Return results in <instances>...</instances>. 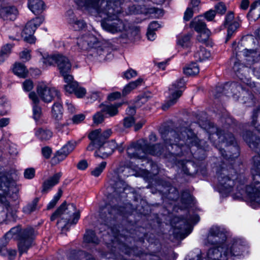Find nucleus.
<instances>
[{"label":"nucleus","instance_id":"obj_25","mask_svg":"<svg viewBox=\"0 0 260 260\" xmlns=\"http://www.w3.org/2000/svg\"><path fill=\"white\" fill-rule=\"evenodd\" d=\"M18 14L17 9L14 7L0 9V16L4 20H14Z\"/></svg>","mask_w":260,"mask_h":260},{"label":"nucleus","instance_id":"obj_43","mask_svg":"<svg viewBox=\"0 0 260 260\" xmlns=\"http://www.w3.org/2000/svg\"><path fill=\"white\" fill-rule=\"evenodd\" d=\"M188 259L186 260H203L201 251L200 249H196L190 252L188 255Z\"/></svg>","mask_w":260,"mask_h":260},{"label":"nucleus","instance_id":"obj_48","mask_svg":"<svg viewBox=\"0 0 260 260\" xmlns=\"http://www.w3.org/2000/svg\"><path fill=\"white\" fill-rule=\"evenodd\" d=\"M8 242V240L4 238L0 240V255L2 256L7 255V252L9 248H7L6 246Z\"/></svg>","mask_w":260,"mask_h":260},{"label":"nucleus","instance_id":"obj_28","mask_svg":"<svg viewBox=\"0 0 260 260\" xmlns=\"http://www.w3.org/2000/svg\"><path fill=\"white\" fill-rule=\"evenodd\" d=\"M35 136L41 141H47L52 137V132L47 128L39 127L35 129Z\"/></svg>","mask_w":260,"mask_h":260},{"label":"nucleus","instance_id":"obj_11","mask_svg":"<svg viewBox=\"0 0 260 260\" xmlns=\"http://www.w3.org/2000/svg\"><path fill=\"white\" fill-rule=\"evenodd\" d=\"M259 166L255 165L251 170L253 182L251 185L246 188V192L249 200L251 202L260 204V174H259Z\"/></svg>","mask_w":260,"mask_h":260},{"label":"nucleus","instance_id":"obj_62","mask_svg":"<svg viewBox=\"0 0 260 260\" xmlns=\"http://www.w3.org/2000/svg\"><path fill=\"white\" fill-rule=\"evenodd\" d=\"M74 93L78 98H82L86 93V90L84 88L78 87L74 91Z\"/></svg>","mask_w":260,"mask_h":260},{"label":"nucleus","instance_id":"obj_16","mask_svg":"<svg viewBox=\"0 0 260 260\" xmlns=\"http://www.w3.org/2000/svg\"><path fill=\"white\" fill-rule=\"evenodd\" d=\"M37 91L40 99L45 103H50L55 98L60 99L59 92L56 89L43 82L38 84Z\"/></svg>","mask_w":260,"mask_h":260},{"label":"nucleus","instance_id":"obj_58","mask_svg":"<svg viewBox=\"0 0 260 260\" xmlns=\"http://www.w3.org/2000/svg\"><path fill=\"white\" fill-rule=\"evenodd\" d=\"M193 11L192 10V8H191L190 7H188L186 10L185 12H184L183 19L185 21H188L190 20L191 18L193 16Z\"/></svg>","mask_w":260,"mask_h":260},{"label":"nucleus","instance_id":"obj_17","mask_svg":"<svg viewBox=\"0 0 260 260\" xmlns=\"http://www.w3.org/2000/svg\"><path fill=\"white\" fill-rule=\"evenodd\" d=\"M43 21L44 18L43 17H38L31 20L26 23L22 33V37L25 41L30 44L35 42L36 39L33 35L37 28L43 23Z\"/></svg>","mask_w":260,"mask_h":260},{"label":"nucleus","instance_id":"obj_5","mask_svg":"<svg viewBox=\"0 0 260 260\" xmlns=\"http://www.w3.org/2000/svg\"><path fill=\"white\" fill-rule=\"evenodd\" d=\"M35 231L31 228H28L21 231L19 226L12 228L4 236L7 239H15L20 240L18 247L20 254L25 252L31 246Z\"/></svg>","mask_w":260,"mask_h":260},{"label":"nucleus","instance_id":"obj_54","mask_svg":"<svg viewBox=\"0 0 260 260\" xmlns=\"http://www.w3.org/2000/svg\"><path fill=\"white\" fill-rule=\"evenodd\" d=\"M41 114V108L36 105L34 106L33 107V117L36 121L39 119Z\"/></svg>","mask_w":260,"mask_h":260},{"label":"nucleus","instance_id":"obj_21","mask_svg":"<svg viewBox=\"0 0 260 260\" xmlns=\"http://www.w3.org/2000/svg\"><path fill=\"white\" fill-rule=\"evenodd\" d=\"M233 179L229 177L225 171L222 172L218 177V187L219 192L227 193L232 191L234 185Z\"/></svg>","mask_w":260,"mask_h":260},{"label":"nucleus","instance_id":"obj_7","mask_svg":"<svg viewBox=\"0 0 260 260\" xmlns=\"http://www.w3.org/2000/svg\"><path fill=\"white\" fill-rule=\"evenodd\" d=\"M254 39L252 37L243 38L238 44L233 43L232 48L236 56H240L242 54L245 57L247 66H251L256 62L259 58V53L255 50L248 49V44L253 43Z\"/></svg>","mask_w":260,"mask_h":260},{"label":"nucleus","instance_id":"obj_14","mask_svg":"<svg viewBox=\"0 0 260 260\" xmlns=\"http://www.w3.org/2000/svg\"><path fill=\"white\" fill-rule=\"evenodd\" d=\"M185 83L184 79L183 78H180L172 84L169 88L170 93L169 99L162 106L163 110H167L177 102L178 99L182 95V89L185 86Z\"/></svg>","mask_w":260,"mask_h":260},{"label":"nucleus","instance_id":"obj_26","mask_svg":"<svg viewBox=\"0 0 260 260\" xmlns=\"http://www.w3.org/2000/svg\"><path fill=\"white\" fill-rule=\"evenodd\" d=\"M179 228L180 231L179 233L177 232V229H175L174 231V233H177V237L183 239L187 236L191 232L190 222L186 221L183 220L180 221Z\"/></svg>","mask_w":260,"mask_h":260},{"label":"nucleus","instance_id":"obj_20","mask_svg":"<svg viewBox=\"0 0 260 260\" xmlns=\"http://www.w3.org/2000/svg\"><path fill=\"white\" fill-rule=\"evenodd\" d=\"M110 184L114 189L116 194L121 195L127 188V185L123 180V177L118 171H114L110 177Z\"/></svg>","mask_w":260,"mask_h":260},{"label":"nucleus","instance_id":"obj_50","mask_svg":"<svg viewBox=\"0 0 260 260\" xmlns=\"http://www.w3.org/2000/svg\"><path fill=\"white\" fill-rule=\"evenodd\" d=\"M251 134L250 133H247L246 134L244 135L243 136V139L248 144L249 146L252 148H258V143H251V140H253L254 139L256 138L255 137L253 136V135L251 136V138H249L248 137V135H250Z\"/></svg>","mask_w":260,"mask_h":260},{"label":"nucleus","instance_id":"obj_3","mask_svg":"<svg viewBox=\"0 0 260 260\" xmlns=\"http://www.w3.org/2000/svg\"><path fill=\"white\" fill-rule=\"evenodd\" d=\"M80 218V212L76 210L75 206L73 204L66 205L63 203L51 216V220L54 221L58 218L57 226L61 231L68 230L69 224H76Z\"/></svg>","mask_w":260,"mask_h":260},{"label":"nucleus","instance_id":"obj_24","mask_svg":"<svg viewBox=\"0 0 260 260\" xmlns=\"http://www.w3.org/2000/svg\"><path fill=\"white\" fill-rule=\"evenodd\" d=\"M27 5L29 9L36 15L41 14L46 8L42 0H28Z\"/></svg>","mask_w":260,"mask_h":260},{"label":"nucleus","instance_id":"obj_49","mask_svg":"<svg viewBox=\"0 0 260 260\" xmlns=\"http://www.w3.org/2000/svg\"><path fill=\"white\" fill-rule=\"evenodd\" d=\"M77 144V142L75 141H70L62 148L68 154L74 150Z\"/></svg>","mask_w":260,"mask_h":260},{"label":"nucleus","instance_id":"obj_52","mask_svg":"<svg viewBox=\"0 0 260 260\" xmlns=\"http://www.w3.org/2000/svg\"><path fill=\"white\" fill-rule=\"evenodd\" d=\"M103 113L101 112H97L94 116H93V122L95 124H99L102 123L104 120V116L103 114Z\"/></svg>","mask_w":260,"mask_h":260},{"label":"nucleus","instance_id":"obj_15","mask_svg":"<svg viewBox=\"0 0 260 260\" xmlns=\"http://www.w3.org/2000/svg\"><path fill=\"white\" fill-rule=\"evenodd\" d=\"M112 134L111 129H107L102 133L101 129H95L90 132L88 135V138L91 142L87 147L88 151H93L94 145L99 146L106 142V139H108Z\"/></svg>","mask_w":260,"mask_h":260},{"label":"nucleus","instance_id":"obj_41","mask_svg":"<svg viewBox=\"0 0 260 260\" xmlns=\"http://www.w3.org/2000/svg\"><path fill=\"white\" fill-rule=\"evenodd\" d=\"M70 23L73 25L75 30H79L84 28L86 26V23L83 20H77L71 19Z\"/></svg>","mask_w":260,"mask_h":260},{"label":"nucleus","instance_id":"obj_60","mask_svg":"<svg viewBox=\"0 0 260 260\" xmlns=\"http://www.w3.org/2000/svg\"><path fill=\"white\" fill-rule=\"evenodd\" d=\"M215 11L210 10L204 13V17L208 21H212L215 16Z\"/></svg>","mask_w":260,"mask_h":260},{"label":"nucleus","instance_id":"obj_53","mask_svg":"<svg viewBox=\"0 0 260 260\" xmlns=\"http://www.w3.org/2000/svg\"><path fill=\"white\" fill-rule=\"evenodd\" d=\"M137 75V72L133 69H129L123 73V77L127 80L134 78Z\"/></svg>","mask_w":260,"mask_h":260},{"label":"nucleus","instance_id":"obj_10","mask_svg":"<svg viewBox=\"0 0 260 260\" xmlns=\"http://www.w3.org/2000/svg\"><path fill=\"white\" fill-rule=\"evenodd\" d=\"M18 191L16 183L6 176L0 178V202L7 211L11 209L8 198Z\"/></svg>","mask_w":260,"mask_h":260},{"label":"nucleus","instance_id":"obj_31","mask_svg":"<svg viewBox=\"0 0 260 260\" xmlns=\"http://www.w3.org/2000/svg\"><path fill=\"white\" fill-rule=\"evenodd\" d=\"M13 73L17 76L25 78L28 73L25 66L20 62H16L13 68Z\"/></svg>","mask_w":260,"mask_h":260},{"label":"nucleus","instance_id":"obj_1","mask_svg":"<svg viewBox=\"0 0 260 260\" xmlns=\"http://www.w3.org/2000/svg\"><path fill=\"white\" fill-rule=\"evenodd\" d=\"M162 138L164 140L166 147L170 145L171 149L168 147L169 151L174 155L178 154L173 151V146L176 148L186 145L188 146H201V141H198V139L190 129L186 127L181 128L180 129L168 131L162 134Z\"/></svg>","mask_w":260,"mask_h":260},{"label":"nucleus","instance_id":"obj_51","mask_svg":"<svg viewBox=\"0 0 260 260\" xmlns=\"http://www.w3.org/2000/svg\"><path fill=\"white\" fill-rule=\"evenodd\" d=\"M78 83L76 81H74L71 83L66 84L64 85V90L67 92H68L70 93H71L74 92V91H75L76 88L78 87Z\"/></svg>","mask_w":260,"mask_h":260},{"label":"nucleus","instance_id":"obj_40","mask_svg":"<svg viewBox=\"0 0 260 260\" xmlns=\"http://www.w3.org/2000/svg\"><path fill=\"white\" fill-rule=\"evenodd\" d=\"M106 161H102L91 171V174L94 177H99L106 168Z\"/></svg>","mask_w":260,"mask_h":260},{"label":"nucleus","instance_id":"obj_61","mask_svg":"<svg viewBox=\"0 0 260 260\" xmlns=\"http://www.w3.org/2000/svg\"><path fill=\"white\" fill-rule=\"evenodd\" d=\"M216 12L218 13L223 14L226 11V7L222 3H219L215 7Z\"/></svg>","mask_w":260,"mask_h":260},{"label":"nucleus","instance_id":"obj_36","mask_svg":"<svg viewBox=\"0 0 260 260\" xmlns=\"http://www.w3.org/2000/svg\"><path fill=\"white\" fill-rule=\"evenodd\" d=\"M12 48L13 46L11 44H7L2 48L0 50V64L8 57L11 52Z\"/></svg>","mask_w":260,"mask_h":260},{"label":"nucleus","instance_id":"obj_27","mask_svg":"<svg viewBox=\"0 0 260 260\" xmlns=\"http://www.w3.org/2000/svg\"><path fill=\"white\" fill-rule=\"evenodd\" d=\"M121 103H116L113 105H101V111L107 114L110 117H113L118 113V108L121 106Z\"/></svg>","mask_w":260,"mask_h":260},{"label":"nucleus","instance_id":"obj_2","mask_svg":"<svg viewBox=\"0 0 260 260\" xmlns=\"http://www.w3.org/2000/svg\"><path fill=\"white\" fill-rule=\"evenodd\" d=\"M243 242L239 239L234 240L228 243L213 245L207 253L208 260H227L229 258L240 255L244 249Z\"/></svg>","mask_w":260,"mask_h":260},{"label":"nucleus","instance_id":"obj_29","mask_svg":"<svg viewBox=\"0 0 260 260\" xmlns=\"http://www.w3.org/2000/svg\"><path fill=\"white\" fill-rule=\"evenodd\" d=\"M190 26L199 33L204 31L205 30H209L207 28L205 22L199 17L194 18L191 21Z\"/></svg>","mask_w":260,"mask_h":260},{"label":"nucleus","instance_id":"obj_30","mask_svg":"<svg viewBox=\"0 0 260 260\" xmlns=\"http://www.w3.org/2000/svg\"><path fill=\"white\" fill-rule=\"evenodd\" d=\"M210 56V52L203 47H200L198 48L194 54V57L196 60L200 61L208 59Z\"/></svg>","mask_w":260,"mask_h":260},{"label":"nucleus","instance_id":"obj_56","mask_svg":"<svg viewBox=\"0 0 260 260\" xmlns=\"http://www.w3.org/2000/svg\"><path fill=\"white\" fill-rule=\"evenodd\" d=\"M135 122L133 117L128 116L125 117L123 120V125L126 128L132 126Z\"/></svg>","mask_w":260,"mask_h":260},{"label":"nucleus","instance_id":"obj_13","mask_svg":"<svg viewBox=\"0 0 260 260\" xmlns=\"http://www.w3.org/2000/svg\"><path fill=\"white\" fill-rule=\"evenodd\" d=\"M43 62L47 66L56 64L60 74L69 73L72 66L67 57L58 53L44 57Z\"/></svg>","mask_w":260,"mask_h":260},{"label":"nucleus","instance_id":"obj_19","mask_svg":"<svg viewBox=\"0 0 260 260\" xmlns=\"http://www.w3.org/2000/svg\"><path fill=\"white\" fill-rule=\"evenodd\" d=\"M224 25L227 28V36L226 38V42H227L239 28L240 22L238 20L234 19V14L231 12L226 15Z\"/></svg>","mask_w":260,"mask_h":260},{"label":"nucleus","instance_id":"obj_4","mask_svg":"<svg viewBox=\"0 0 260 260\" xmlns=\"http://www.w3.org/2000/svg\"><path fill=\"white\" fill-rule=\"evenodd\" d=\"M120 4V0L115 2L113 6L110 8H108L106 13L103 14L107 16V19L105 21L102 22V27L112 34L122 32L125 29V23L118 17V15L122 12Z\"/></svg>","mask_w":260,"mask_h":260},{"label":"nucleus","instance_id":"obj_46","mask_svg":"<svg viewBox=\"0 0 260 260\" xmlns=\"http://www.w3.org/2000/svg\"><path fill=\"white\" fill-rule=\"evenodd\" d=\"M31 50L28 49H24L19 53V58L24 62L29 61L31 57L30 54Z\"/></svg>","mask_w":260,"mask_h":260},{"label":"nucleus","instance_id":"obj_42","mask_svg":"<svg viewBox=\"0 0 260 260\" xmlns=\"http://www.w3.org/2000/svg\"><path fill=\"white\" fill-rule=\"evenodd\" d=\"M38 201L39 199L35 198L30 204L23 208V211L27 214H29L35 211L37 208Z\"/></svg>","mask_w":260,"mask_h":260},{"label":"nucleus","instance_id":"obj_39","mask_svg":"<svg viewBox=\"0 0 260 260\" xmlns=\"http://www.w3.org/2000/svg\"><path fill=\"white\" fill-rule=\"evenodd\" d=\"M216 135L218 136L219 139L221 141H223L224 143L225 142L227 145H232L234 144L235 138L233 134L231 133H228L225 134L223 136H221L220 132L219 131L217 132Z\"/></svg>","mask_w":260,"mask_h":260},{"label":"nucleus","instance_id":"obj_8","mask_svg":"<svg viewBox=\"0 0 260 260\" xmlns=\"http://www.w3.org/2000/svg\"><path fill=\"white\" fill-rule=\"evenodd\" d=\"M81 9L89 13H96L101 16L116 2L115 0H74Z\"/></svg>","mask_w":260,"mask_h":260},{"label":"nucleus","instance_id":"obj_59","mask_svg":"<svg viewBox=\"0 0 260 260\" xmlns=\"http://www.w3.org/2000/svg\"><path fill=\"white\" fill-rule=\"evenodd\" d=\"M23 87L25 91H29L34 87L33 82L30 80H27L23 82Z\"/></svg>","mask_w":260,"mask_h":260},{"label":"nucleus","instance_id":"obj_23","mask_svg":"<svg viewBox=\"0 0 260 260\" xmlns=\"http://www.w3.org/2000/svg\"><path fill=\"white\" fill-rule=\"evenodd\" d=\"M62 176L61 172H58L55 174L53 176L49 177L48 179L44 181L42 185V192L47 193L49 190L56 184H57Z\"/></svg>","mask_w":260,"mask_h":260},{"label":"nucleus","instance_id":"obj_34","mask_svg":"<svg viewBox=\"0 0 260 260\" xmlns=\"http://www.w3.org/2000/svg\"><path fill=\"white\" fill-rule=\"evenodd\" d=\"M143 81V79L139 78L135 81H133L127 84L122 90V94L124 95L129 93L132 90L135 89L139 85H141Z\"/></svg>","mask_w":260,"mask_h":260},{"label":"nucleus","instance_id":"obj_47","mask_svg":"<svg viewBox=\"0 0 260 260\" xmlns=\"http://www.w3.org/2000/svg\"><path fill=\"white\" fill-rule=\"evenodd\" d=\"M210 35V31L209 30H205L204 31L199 33L197 36V40L201 43H205L208 40Z\"/></svg>","mask_w":260,"mask_h":260},{"label":"nucleus","instance_id":"obj_22","mask_svg":"<svg viewBox=\"0 0 260 260\" xmlns=\"http://www.w3.org/2000/svg\"><path fill=\"white\" fill-rule=\"evenodd\" d=\"M230 90L231 92L234 95L237 94L238 92H240L241 91L242 93L244 92L243 88L239 84L235 82L227 83L223 86H220L216 87V90L218 92H223L224 94H228L229 93V90Z\"/></svg>","mask_w":260,"mask_h":260},{"label":"nucleus","instance_id":"obj_45","mask_svg":"<svg viewBox=\"0 0 260 260\" xmlns=\"http://www.w3.org/2000/svg\"><path fill=\"white\" fill-rule=\"evenodd\" d=\"M62 193L61 189H59L58 192L54 196L53 199L50 202L47 206V209L49 210L53 208L59 200Z\"/></svg>","mask_w":260,"mask_h":260},{"label":"nucleus","instance_id":"obj_32","mask_svg":"<svg viewBox=\"0 0 260 260\" xmlns=\"http://www.w3.org/2000/svg\"><path fill=\"white\" fill-rule=\"evenodd\" d=\"M63 108L59 102H56L54 104L52 109V115L53 117L56 120L61 119L63 114Z\"/></svg>","mask_w":260,"mask_h":260},{"label":"nucleus","instance_id":"obj_57","mask_svg":"<svg viewBox=\"0 0 260 260\" xmlns=\"http://www.w3.org/2000/svg\"><path fill=\"white\" fill-rule=\"evenodd\" d=\"M85 119V115L82 114L75 115L72 117V121L74 124H79Z\"/></svg>","mask_w":260,"mask_h":260},{"label":"nucleus","instance_id":"obj_9","mask_svg":"<svg viewBox=\"0 0 260 260\" xmlns=\"http://www.w3.org/2000/svg\"><path fill=\"white\" fill-rule=\"evenodd\" d=\"M77 44L83 50H92L93 54L102 55L105 52V47L98 41L96 38L90 34L84 35L77 39Z\"/></svg>","mask_w":260,"mask_h":260},{"label":"nucleus","instance_id":"obj_35","mask_svg":"<svg viewBox=\"0 0 260 260\" xmlns=\"http://www.w3.org/2000/svg\"><path fill=\"white\" fill-rule=\"evenodd\" d=\"M84 242L86 243H93L98 244L99 240L95 235L93 231L91 230L86 231L84 236Z\"/></svg>","mask_w":260,"mask_h":260},{"label":"nucleus","instance_id":"obj_18","mask_svg":"<svg viewBox=\"0 0 260 260\" xmlns=\"http://www.w3.org/2000/svg\"><path fill=\"white\" fill-rule=\"evenodd\" d=\"M117 148V144L114 141L104 142L99 146L94 145V150L97 149L94 153L95 157L106 158L111 155Z\"/></svg>","mask_w":260,"mask_h":260},{"label":"nucleus","instance_id":"obj_6","mask_svg":"<svg viewBox=\"0 0 260 260\" xmlns=\"http://www.w3.org/2000/svg\"><path fill=\"white\" fill-rule=\"evenodd\" d=\"M161 153L160 145H149L145 140L132 143L127 148V153L131 158H144L147 154L157 155Z\"/></svg>","mask_w":260,"mask_h":260},{"label":"nucleus","instance_id":"obj_63","mask_svg":"<svg viewBox=\"0 0 260 260\" xmlns=\"http://www.w3.org/2000/svg\"><path fill=\"white\" fill-rule=\"evenodd\" d=\"M68 73H64V74H61L62 76H63L64 81L67 83V84L75 81L74 80L73 77Z\"/></svg>","mask_w":260,"mask_h":260},{"label":"nucleus","instance_id":"obj_37","mask_svg":"<svg viewBox=\"0 0 260 260\" xmlns=\"http://www.w3.org/2000/svg\"><path fill=\"white\" fill-rule=\"evenodd\" d=\"M68 155L64 149L61 148L55 153L54 156L51 159L52 163L53 165L57 164L64 160Z\"/></svg>","mask_w":260,"mask_h":260},{"label":"nucleus","instance_id":"obj_44","mask_svg":"<svg viewBox=\"0 0 260 260\" xmlns=\"http://www.w3.org/2000/svg\"><path fill=\"white\" fill-rule=\"evenodd\" d=\"M190 36L189 35H185L179 38L177 44L178 45L183 47H187L189 45Z\"/></svg>","mask_w":260,"mask_h":260},{"label":"nucleus","instance_id":"obj_38","mask_svg":"<svg viewBox=\"0 0 260 260\" xmlns=\"http://www.w3.org/2000/svg\"><path fill=\"white\" fill-rule=\"evenodd\" d=\"M183 72L186 75H195L199 73V68L196 63H192L185 67Z\"/></svg>","mask_w":260,"mask_h":260},{"label":"nucleus","instance_id":"obj_64","mask_svg":"<svg viewBox=\"0 0 260 260\" xmlns=\"http://www.w3.org/2000/svg\"><path fill=\"white\" fill-rule=\"evenodd\" d=\"M51 151V148L48 147H45L42 149V154L46 158H49L50 157Z\"/></svg>","mask_w":260,"mask_h":260},{"label":"nucleus","instance_id":"obj_55","mask_svg":"<svg viewBox=\"0 0 260 260\" xmlns=\"http://www.w3.org/2000/svg\"><path fill=\"white\" fill-rule=\"evenodd\" d=\"M35 170L33 168H28L25 170L24 176L26 179H31L35 176Z\"/></svg>","mask_w":260,"mask_h":260},{"label":"nucleus","instance_id":"obj_33","mask_svg":"<svg viewBox=\"0 0 260 260\" xmlns=\"http://www.w3.org/2000/svg\"><path fill=\"white\" fill-rule=\"evenodd\" d=\"M249 14L253 19H258L260 17V0L254 2L250 6Z\"/></svg>","mask_w":260,"mask_h":260},{"label":"nucleus","instance_id":"obj_12","mask_svg":"<svg viewBox=\"0 0 260 260\" xmlns=\"http://www.w3.org/2000/svg\"><path fill=\"white\" fill-rule=\"evenodd\" d=\"M226 240L225 230L219 226L213 225L209 229L207 237L204 240V243L206 245L228 243Z\"/></svg>","mask_w":260,"mask_h":260}]
</instances>
